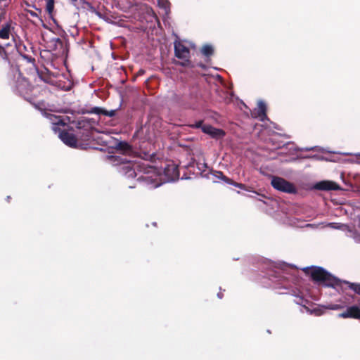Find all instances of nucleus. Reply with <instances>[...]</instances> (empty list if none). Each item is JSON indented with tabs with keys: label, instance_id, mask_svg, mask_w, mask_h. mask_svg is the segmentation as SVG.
Returning a JSON list of instances; mask_svg holds the SVG:
<instances>
[{
	"label": "nucleus",
	"instance_id": "obj_28",
	"mask_svg": "<svg viewBox=\"0 0 360 360\" xmlns=\"http://www.w3.org/2000/svg\"><path fill=\"white\" fill-rule=\"evenodd\" d=\"M146 72L145 70L143 69H140L136 74V76H141L143 75H144Z\"/></svg>",
	"mask_w": 360,
	"mask_h": 360
},
{
	"label": "nucleus",
	"instance_id": "obj_11",
	"mask_svg": "<svg viewBox=\"0 0 360 360\" xmlns=\"http://www.w3.org/2000/svg\"><path fill=\"white\" fill-rule=\"evenodd\" d=\"M119 169L120 172L123 173L126 176L129 178H134L136 176L134 165L131 162H123L122 165L120 166Z\"/></svg>",
	"mask_w": 360,
	"mask_h": 360
},
{
	"label": "nucleus",
	"instance_id": "obj_22",
	"mask_svg": "<svg viewBox=\"0 0 360 360\" xmlns=\"http://www.w3.org/2000/svg\"><path fill=\"white\" fill-rule=\"evenodd\" d=\"M343 283L347 285L351 290L360 295V283H350L349 281H343Z\"/></svg>",
	"mask_w": 360,
	"mask_h": 360
},
{
	"label": "nucleus",
	"instance_id": "obj_26",
	"mask_svg": "<svg viewBox=\"0 0 360 360\" xmlns=\"http://www.w3.org/2000/svg\"><path fill=\"white\" fill-rule=\"evenodd\" d=\"M27 12L32 16V17H34V18H39V14L35 12V11H31V10H27Z\"/></svg>",
	"mask_w": 360,
	"mask_h": 360
},
{
	"label": "nucleus",
	"instance_id": "obj_24",
	"mask_svg": "<svg viewBox=\"0 0 360 360\" xmlns=\"http://www.w3.org/2000/svg\"><path fill=\"white\" fill-rule=\"evenodd\" d=\"M204 125L205 124H203V121L202 120H199V121L196 122L195 123L189 125V127L193 128V129L200 128L202 129V127H204Z\"/></svg>",
	"mask_w": 360,
	"mask_h": 360
},
{
	"label": "nucleus",
	"instance_id": "obj_17",
	"mask_svg": "<svg viewBox=\"0 0 360 360\" xmlns=\"http://www.w3.org/2000/svg\"><path fill=\"white\" fill-rule=\"evenodd\" d=\"M11 33V25L8 23L4 24L0 29V38L8 39Z\"/></svg>",
	"mask_w": 360,
	"mask_h": 360
},
{
	"label": "nucleus",
	"instance_id": "obj_19",
	"mask_svg": "<svg viewBox=\"0 0 360 360\" xmlns=\"http://www.w3.org/2000/svg\"><path fill=\"white\" fill-rule=\"evenodd\" d=\"M201 52L205 56L210 57L214 53V49L211 45L206 44L202 46Z\"/></svg>",
	"mask_w": 360,
	"mask_h": 360
},
{
	"label": "nucleus",
	"instance_id": "obj_2",
	"mask_svg": "<svg viewBox=\"0 0 360 360\" xmlns=\"http://www.w3.org/2000/svg\"><path fill=\"white\" fill-rule=\"evenodd\" d=\"M303 271L310 276L312 281L323 283L326 286L335 288L340 286L342 281L320 266L305 267Z\"/></svg>",
	"mask_w": 360,
	"mask_h": 360
},
{
	"label": "nucleus",
	"instance_id": "obj_10",
	"mask_svg": "<svg viewBox=\"0 0 360 360\" xmlns=\"http://www.w3.org/2000/svg\"><path fill=\"white\" fill-rule=\"evenodd\" d=\"M339 316L344 319L360 320V308L356 305L349 307L345 311L340 314Z\"/></svg>",
	"mask_w": 360,
	"mask_h": 360
},
{
	"label": "nucleus",
	"instance_id": "obj_7",
	"mask_svg": "<svg viewBox=\"0 0 360 360\" xmlns=\"http://www.w3.org/2000/svg\"><path fill=\"white\" fill-rule=\"evenodd\" d=\"M15 87L20 95L23 96L27 101H30L28 96L32 91L33 86L28 80L25 78L18 79Z\"/></svg>",
	"mask_w": 360,
	"mask_h": 360
},
{
	"label": "nucleus",
	"instance_id": "obj_12",
	"mask_svg": "<svg viewBox=\"0 0 360 360\" xmlns=\"http://www.w3.org/2000/svg\"><path fill=\"white\" fill-rule=\"evenodd\" d=\"M202 131L207 134L210 135L212 138H220L225 135L222 129H216L210 124H205L202 127Z\"/></svg>",
	"mask_w": 360,
	"mask_h": 360
},
{
	"label": "nucleus",
	"instance_id": "obj_29",
	"mask_svg": "<svg viewBox=\"0 0 360 360\" xmlns=\"http://www.w3.org/2000/svg\"><path fill=\"white\" fill-rule=\"evenodd\" d=\"M37 73H38V75L39 76V77H40L42 80L46 81V82L47 81V79H46L43 76V73H42V72H39V71H38V70H37Z\"/></svg>",
	"mask_w": 360,
	"mask_h": 360
},
{
	"label": "nucleus",
	"instance_id": "obj_31",
	"mask_svg": "<svg viewBox=\"0 0 360 360\" xmlns=\"http://www.w3.org/2000/svg\"><path fill=\"white\" fill-rule=\"evenodd\" d=\"M149 169H150V170H154V169H155V168H154V167H149Z\"/></svg>",
	"mask_w": 360,
	"mask_h": 360
},
{
	"label": "nucleus",
	"instance_id": "obj_8",
	"mask_svg": "<svg viewBox=\"0 0 360 360\" xmlns=\"http://www.w3.org/2000/svg\"><path fill=\"white\" fill-rule=\"evenodd\" d=\"M164 174L168 181L178 179L179 177L178 165L172 162H169L164 168Z\"/></svg>",
	"mask_w": 360,
	"mask_h": 360
},
{
	"label": "nucleus",
	"instance_id": "obj_16",
	"mask_svg": "<svg viewBox=\"0 0 360 360\" xmlns=\"http://www.w3.org/2000/svg\"><path fill=\"white\" fill-rule=\"evenodd\" d=\"M70 3L77 8H91V4L86 0H69Z\"/></svg>",
	"mask_w": 360,
	"mask_h": 360
},
{
	"label": "nucleus",
	"instance_id": "obj_18",
	"mask_svg": "<svg viewBox=\"0 0 360 360\" xmlns=\"http://www.w3.org/2000/svg\"><path fill=\"white\" fill-rule=\"evenodd\" d=\"M214 176L217 178L220 179L222 181H224L225 183L228 184L232 182V179L229 178L228 176H225L224 173L221 171H214L213 172Z\"/></svg>",
	"mask_w": 360,
	"mask_h": 360
},
{
	"label": "nucleus",
	"instance_id": "obj_23",
	"mask_svg": "<svg viewBox=\"0 0 360 360\" xmlns=\"http://www.w3.org/2000/svg\"><path fill=\"white\" fill-rule=\"evenodd\" d=\"M229 184L233 185V186H236L237 188H239L240 189H243V190H245V191H251L250 188L247 186L245 184L236 182L233 179H232V182L231 183H229Z\"/></svg>",
	"mask_w": 360,
	"mask_h": 360
},
{
	"label": "nucleus",
	"instance_id": "obj_20",
	"mask_svg": "<svg viewBox=\"0 0 360 360\" xmlns=\"http://www.w3.org/2000/svg\"><path fill=\"white\" fill-rule=\"evenodd\" d=\"M46 1V11L50 16H52L54 11L55 0H45Z\"/></svg>",
	"mask_w": 360,
	"mask_h": 360
},
{
	"label": "nucleus",
	"instance_id": "obj_6",
	"mask_svg": "<svg viewBox=\"0 0 360 360\" xmlns=\"http://www.w3.org/2000/svg\"><path fill=\"white\" fill-rule=\"evenodd\" d=\"M174 55L177 58L183 60L181 62H177L176 64L183 67H188L191 65V61L189 60L190 50L179 41L174 42Z\"/></svg>",
	"mask_w": 360,
	"mask_h": 360
},
{
	"label": "nucleus",
	"instance_id": "obj_5",
	"mask_svg": "<svg viewBox=\"0 0 360 360\" xmlns=\"http://www.w3.org/2000/svg\"><path fill=\"white\" fill-rule=\"evenodd\" d=\"M271 185L274 189L283 193L289 194H295L297 193V188L295 185L282 177L273 176Z\"/></svg>",
	"mask_w": 360,
	"mask_h": 360
},
{
	"label": "nucleus",
	"instance_id": "obj_14",
	"mask_svg": "<svg viewBox=\"0 0 360 360\" xmlns=\"http://www.w3.org/2000/svg\"><path fill=\"white\" fill-rule=\"evenodd\" d=\"M45 117L46 119H48L52 124L51 129L54 131H57L58 129V126L60 125H65L64 122L61 119L60 116H56L51 113H45Z\"/></svg>",
	"mask_w": 360,
	"mask_h": 360
},
{
	"label": "nucleus",
	"instance_id": "obj_9",
	"mask_svg": "<svg viewBox=\"0 0 360 360\" xmlns=\"http://www.w3.org/2000/svg\"><path fill=\"white\" fill-rule=\"evenodd\" d=\"M314 188L319 191H339L341 190L340 186L335 181H321L317 182Z\"/></svg>",
	"mask_w": 360,
	"mask_h": 360
},
{
	"label": "nucleus",
	"instance_id": "obj_4",
	"mask_svg": "<svg viewBox=\"0 0 360 360\" xmlns=\"http://www.w3.org/2000/svg\"><path fill=\"white\" fill-rule=\"evenodd\" d=\"M46 48L56 57L63 56L68 52L67 43L59 37H53L46 41Z\"/></svg>",
	"mask_w": 360,
	"mask_h": 360
},
{
	"label": "nucleus",
	"instance_id": "obj_15",
	"mask_svg": "<svg viewBox=\"0 0 360 360\" xmlns=\"http://www.w3.org/2000/svg\"><path fill=\"white\" fill-rule=\"evenodd\" d=\"M115 149L123 154L129 153L132 150L131 145L126 141H119L115 146Z\"/></svg>",
	"mask_w": 360,
	"mask_h": 360
},
{
	"label": "nucleus",
	"instance_id": "obj_25",
	"mask_svg": "<svg viewBox=\"0 0 360 360\" xmlns=\"http://www.w3.org/2000/svg\"><path fill=\"white\" fill-rule=\"evenodd\" d=\"M90 112L91 113H96V114H103V115H107V112L103 110V109L100 108H98V107H95L94 108H92V110L90 111Z\"/></svg>",
	"mask_w": 360,
	"mask_h": 360
},
{
	"label": "nucleus",
	"instance_id": "obj_30",
	"mask_svg": "<svg viewBox=\"0 0 360 360\" xmlns=\"http://www.w3.org/2000/svg\"><path fill=\"white\" fill-rule=\"evenodd\" d=\"M4 54H5V50L2 46H0V55L3 56Z\"/></svg>",
	"mask_w": 360,
	"mask_h": 360
},
{
	"label": "nucleus",
	"instance_id": "obj_3",
	"mask_svg": "<svg viewBox=\"0 0 360 360\" xmlns=\"http://www.w3.org/2000/svg\"><path fill=\"white\" fill-rule=\"evenodd\" d=\"M172 101L184 108H192L198 101V95L195 91L187 90L182 93L178 92L172 96Z\"/></svg>",
	"mask_w": 360,
	"mask_h": 360
},
{
	"label": "nucleus",
	"instance_id": "obj_1",
	"mask_svg": "<svg viewBox=\"0 0 360 360\" xmlns=\"http://www.w3.org/2000/svg\"><path fill=\"white\" fill-rule=\"evenodd\" d=\"M79 131L76 134L70 133L66 130H63L59 133V138L67 146L76 148L78 139L82 141H87L91 135L92 124L90 120L84 118L78 120L75 125Z\"/></svg>",
	"mask_w": 360,
	"mask_h": 360
},
{
	"label": "nucleus",
	"instance_id": "obj_21",
	"mask_svg": "<svg viewBox=\"0 0 360 360\" xmlns=\"http://www.w3.org/2000/svg\"><path fill=\"white\" fill-rule=\"evenodd\" d=\"M158 5L160 8L164 9L166 12L170 10L171 4L169 0H157Z\"/></svg>",
	"mask_w": 360,
	"mask_h": 360
},
{
	"label": "nucleus",
	"instance_id": "obj_27",
	"mask_svg": "<svg viewBox=\"0 0 360 360\" xmlns=\"http://www.w3.org/2000/svg\"><path fill=\"white\" fill-rule=\"evenodd\" d=\"M25 4L28 7H32V8H35L38 12H39V14H41V9H39V8H37L35 7V6H34V5H31V4L28 2V1H27V0H26V1H25Z\"/></svg>",
	"mask_w": 360,
	"mask_h": 360
},
{
	"label": "nucleus",
	"instance_id": "obj_13",
	"mask_svg": "<svg viewBox=\"0 0 360 360\" xmlns=\"http://www.w3.org/2000/svg\"><path fill=\"white\" fill-rule=\"evenodd\" d=\"M253 117H258L261 121L266 118V105L263 101H259L257 108L255 109L252 113Z\"/></svg>",
	"mask_w": 360,
	"mask_h": 360
}]
</instances>
